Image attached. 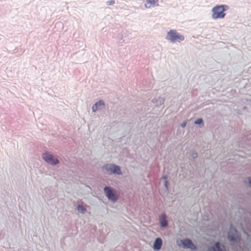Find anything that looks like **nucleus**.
<instances>
[{"instance_id": "f257e3e1", "label": "nucleus", "mask_w": 251, "mask_h": 251, "mask_svg": "<svg viewBox=\"0 0 251 251\" xmlns=\"http://www.w3.org/2000/svg\"><path fill=\"white\" fill-rule=\"evenodd\" d=\"M184 36L176 29H170L166 34L165 39L170 43H180L184 41Z\"/></svg>"}, {"instance_id": "f03ea898", "label": "nucleus", "mask_w": 251, "mask_h": 251, "mask_svg": "<svg viewBox=\"0 0 251 251\" xmlns=\"http://www.w3.org/2000/svg\"><path fill=\"white\" fill-rule=\"evenodd\" d=\"M103 192L107 199L111 202L115 203L118 200V196L115 189L109 186H105Z\"/></svg>"}, {"instance_id": "7ed1b4c3", "label": "nucleus", "mask_w": 251, "mask_h": 251, "mask_svg": "<svg viewBox=\"0 0 251 251\" xmlns=\"http://www.w3.org/2000/svg\"><path fill=\"white\" fill-rule=\"evenodd\" d=\"M102 168L106 171L107 173L110 174H116L118 175H122L120 167L115 164H107L104 165Z\"/></svg>"}, {"instance_id": "20e7f679", "label": "nucleus", "mask_w": 251, "mask_h": 251, "mask_svg": "<svg viewBox=\"0 0 251 251\" xmlns=\"http://www.w3.org/2000/svg\"><path fill=\"white\" fill-rule=\"evenodd\" d=\"M42 159L48 164L53 166L59 163V160L57 158L49 152H46L42 154Z\"/></svg>"}, {"instance_id": "39448f33", "label": "nucleus", "mask_w": 251, "mask_h": 251, "mask_svg": "<svg viewBox=\"0 0 251 251\" xmlns=\"http://www.w3.org/2000/svg\"><path fill=\"white\" fill-rule=\"evenodd\" d=\"M211 12V18L214 20L223 19L226 16V13L223 12V10H221L218 5L212 8Z\"/></svg>"}, {"instance_id": "423d86ee", "label": "nucleus", "mask_w": 251, "mask_h": 251, "mask_svg": "<svg viewBox=\"0 0 251 251\" xmlns=\"http://www.w3.org/2000/svg\"><path fill=\"white\" fill-rule=\"evenodd\" d=\"M180 242L181 243V245L180 244H178V246H182L184 249H189L192 251H195L196 250V247L190 239H186L181 240Z\"/></svg>"}, {"instance_id": "0eeeda50", "label": "nucleus", "mask_w": 251, "mask_h": 251, "mask_svg": "<svg viewBox=\"0 0 251 251\" xmlns=\"http://www.w3.org/2000/svg\"><path fill=\"white\" fill-rule=\"evenodd\" d=\"M159 6L158 0H145L144 6L145 8L149 9L151 7H155Z\"/></svg>"}, {"instance_id": "6e6552de", "label": "nucleus", "mask_w": 251, "mask_h": 251, "mask_svg": "<svg viewBox=\"0 0 251 251\" xmlns=\"http://www.w3.org/2000/svg\"><path fill=\"white\" fill-rule=\"evenodd\" d=\"M105 104L103 100H99L94 104L92 107V110L93 112H96L97 111L101 110L104 108Z\"/></svg>"}, {"instance_id": "1a4fd4ad", "label": "nucleus", "mask_w": 251, "mask_h": 251, "mask_svg": "<svg viewBox=\"0 0 251 251\" xmlns=\"http://www.w3.org/2000/svg\"><path fill=\"white\" fill-rule=\"evenodd\" d=\"M237 230L235 228L230 227L228 232V239L232 241H235L237 237Z\"/></svg>"}, {"instance_id": "9d476101", "label": "nucleus", "mask_w": 251, "mask_h": 251, "mask_svg": "<svg viewBox=\"0 0 251 251\" xmlns=\"http://www.w3.org/2000/svg\"><path fill=\"white\" fill-rule=\"evenodd\" d=\"M209 251H226L225 247L221 245L219 242H216L214 247L208 249Z\"/></svg>"}, {"instance_id": "9b49d317", "label": "nucleus", "mask_w": 251, "mask_h": 251, "mask_svg": "<svg viewBox=\"0 0 251 251\" xmlns=\"http://www.w3.org/2000/svg\"><path fill=\"white\" fill-rule=\"evenodd\" d=\"M162 241L161 238H157L153 243V249L156 251L159 250L162 246Z\"/></svg>"}, {"instance_id": "f8f14e48", "label": "nucleus", "mask_w": 251, "mask_h": 251, "mask_svg": "<svg viewBox=\"0 0 251 251\" xmlns=\"http://www.w3.org/2000/svg\"><path fill=\"white\" fill-rule=\"evenodd\" d=\"M152 102L155 103L157 106L162 105L164 102V99L160 97L157 98H154L152 100Z\"/></svg>"}, {"instance_id": "ddd939ff", "label": "nucleus", "mask_w": 251, "mask_h": 251, "mask_svg": "<svg viewBox=\"0 0 251 251\" xmlns=\"http://www.w3.org/2000/svg\"><path fill=\"white\" fill-rule=\"evenodd\" d=\"M160 224L161 227H166L168 226V222L166 219V215L162 214L160 218Z\"/></svg>"}, {"instance_id": "4468645a", "label": "nucleus", "mask_w": 251, "mask_h": 251, "mask_svg": "<svg viewBox=\"0 0 251 251\" xmlns=\"http://www.w3.org/2000/svg\"><path fill=\"white\" fill-rule=\"evenodd\" d=\"M76 208L77 211L82 214H85L86 212V209L81 205H78Z\"/></svg>"}, {"instance_id": "2eb2a0df", "label": "nucleus", "mask_w": 251, "mask_h": 251, "mask_svg": "<svg viewBox=\"0 0 251 251\" xmlns=\"http://www.w3.org/2000/svg\"><path fill=\"white\" fill-rule=\"evenodd\" d=\"M129 34H130V33L128 31H126V30L123 31H122V32L121 33V34L120 35V38L121 40H123L124 42V40L123 39L124 37H127Z\"/></svg>"}, {"instance_id": "dca6fc26", "label": "nucleus", "mask_w": 251, "mask_h": 251, "mask_svg": "<svg viewBox=\"0 0 251 251\" xmlns=\"http://www.w3.org/2000/svg\"><path fill=\"white\" fill-rule=\"evenodd\" d=\"M221 10H223V12L228 9V6L227 5H218Z\"/></svg>"}, {"instance_id": "f3484780", "label": "nucleus", "mask_w": 251, "mask_h": 251, "mask_svg": "<svg viewBox=\"0 0 251 251\" xmlns=\"http://www.w3.org/2000/svg\"><path fill=\"white\" fill-rule=\"evenodd\" d=\"M203 123V120L201 118L197 119L194 122L195 125H201Z\"/></svg>"}, {"instance_id": "a211bd4d", "label": "nucleus", "mask_w": 251, "mask_h": 251, "mask_svg": "<svg viewBox=\"0 0 251 251\" xmlns=\"http://www.w3.org/2000/svg\"><path fill=\"white\" fill-rule=\"evenodd\" d=\"M167 178V177L166 176H163V179H165V181L164 182V186H165L166 189H168V182L166 180Z\"/></svg>"}, {"instance_id": "6ab92c4d", "label": "nucleus", "mask_w": 251, "mask_h": 251, "mask_svg": "<svg viewBox=\"0 0 251 251\" xmlns=\"http://www.w3.org/2000/svg\"><path fill=\"white\" fill-rule=\"evenodd\" d=\"M115 3V1L114 0H111L110 1H108L106 2V4L107 5H112Z\"/></svg>"}, {"instance_id": "aec40b11", "label": "nucleus", "mask_w": 251, "mask_h": 251, "mask_svg": "<svg viewBox=\"0 0 251 251\" xmlns=\"http://www.w3.org/2000/svg\"><path fill=\"white\" fill-rule=\"evenodd\" d=\"M191 156L193 158H196L198 157V154L196 152H193L191 153Z\"/></svg>"}, {"instance_id": "412c9836", "label": "nucleus", "mask_w": 251, "mask_h": 251, "mask_svg": "<svg viewBox=\"0 0 251 251\" xmlns=\"http://www.w3.org/2000/svg\"><path fill=\"white\" fill-rule=\"evenodd\" d=\"M186 124H187L186 121H184L183 122H182L181 124V125H180L181 127L182 128L185 127L186 126Z\"/></svg>"}, {"instance_id": "4be33fe9", "label": "nucleus", "mask_w": 251, "mask_h": 251, "mask_svg": "<svg viewBox=\"0 0 251 251\" xmlns=\"http://www.w3.org/2000/svg\"><path fill=\"white\" fill-rule=\"evenodd\" d=\"M248 179H249L250 183L251 184V177H249Z\"/></svg>"}, {"instance_id": "5701e85b", "label": "nucleus", "mask_w": 251, "mask_h": 251, "mask_svg": "<svg viewBox=\"0 0 251 251\" xmlns=\"http://www.w3.org/2000/svg\"><path fill=\"white\" fill-rule=\"evenodd\" d=\"M250 101L251 102V100H250Z\"/></svg>"}]
</instances>
